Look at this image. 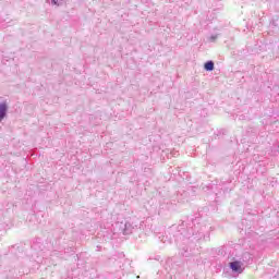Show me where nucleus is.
<instances>
[{
	"label": "nucleus",
	"mask_w": 279,
	"mask_h": 279,
	"mask_svg": "<svg viewBox=\"0 0 279 279\" xmlns=\"http://www.w3.org/2000/svg\"><path fill=\"white\" fill-rule=\"evenodd\" d=\"M8 111V106L5 104H0V121L5 118V112Z\"/></svg>",
	"instance_id": "obj_1"
},
{
	"label": "nucleus",
	"mask_w": 279,
	"mask_h": 279,
	"mask_svg": "<svg viewBox=\"0 0 279 279\" xmlns=\"http://www.w3.org/2000/svg\"><path fill=\"white\" fill-rule=\"evenodd\" d=\"M230 268L232 271H241V262L230 263Z\"/></svg>",
	"instance_id": "obj_2"
},
{
	"label": "nucleus",
	"mask_w": 279,
	"mask_h": 279,
	"mask_svg": "<svg viewBox=\"0 0 279 279\" xmlns=\"http://www.w3.org/2000/svg\"><path fill=\"white\" fill-rule=\"evenodd\" d=\"M62 0H52V3L54 4V5H60V2H61Z\"/></svg>",
	"instance_id": "obj_4"
},
{
	"label": "nucleus",
	"mask_w": 279,
	"mask_h": 279,
	"mask_svg": "<svg viewBox=\"0 0 279 279\" xmlns=\"http://www.w3.org/2000/svg\"><path fill=\"white\" fill-rule=\"evenodd\" d=\"M205 71H214L215 70V63L213 61H208L204 65Z\"/></svg>",
	"instance_id": "obj_3"
}]
</instances>
